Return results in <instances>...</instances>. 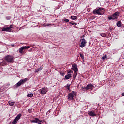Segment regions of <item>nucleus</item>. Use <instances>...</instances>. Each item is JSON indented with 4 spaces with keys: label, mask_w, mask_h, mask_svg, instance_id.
<instances>
[{
    "label": "nucleus",
    "mask_w": 124,
    "mask_h": 124,
    "mask_svg": "<svg viewBox=\"0 0 124 124\" xmlns=\"http://www.w3.org/2000/svg\"><path fill=\"white\" fill-rule=\"evenodd\" d=\"M62 21L65 22V23H68V22H69V19H64L62 20Z\"/></svg>",
    "instance_id": "nucleus-25"
},
{
    "label": "nucleus",
    "mask_w": 124,
    "mask_h": 124,
    "mask_svg": "<svg viewBox=\"0 0 124 124\" xmlns=\"http://www.w3.org/2000/svg\"><path fill=\"white\" fill-rule=\"evenodd\" d=\"M106 59H107V55H106L103 56V57H102V59L103 61H104V60H105Z\"/></svg>",
    "instance_id": "nucleus-23"
},
{
    "label": "nucleus",
    "mask_w": 124,
    "mask_h": 124,
    "mask_svg": "<svg viewBox=\"0 0 124 124\" xmlns=\"http://www.w3.org/2000/svg\"><path fill=\"white\" fill-rule=\"evenodd\" d=\"M27 96L28 97H32L33 96V94H32V93L28 94Z\"/></svg>",
    "instance_id": "nucleus-27"
},
{
    "label": "nucleus",
    "mask_w": 124,
    "mask_h": 124,
    "mask_svg": "<svg viewBox=\"0 0 124 124\" xmlns=\"http://www.w3.org/2000/svg\"><path fill=\"white\" fill-rule=\"evenodd\" d=\"M93 88H95V86H93V85L92 84H88L84 89L85 90H93Z\"/></svg>",
    "instance_id": "nucleus-8"
},
{
    "label": "nucleus",
    "mask_w": 124,
    "mask_h": 124,
    "mask_svg": "<svg viewBox=\"0 0 124 124\" xmlns=\"http://www.w3.org/2000/svg\"><path fill=\"white\" fill-rule=\"evenodd\" d=\"M122 96H124V92H123V93H122Z\"/></svg>",
    "instance_id": "nucleus-38"
},
{
    "label": "nucleus",
    "mask_w": 124,
    "mask_h": 124,
    "mask_svg": "<svg viewBox=\"0 0 124 124\" xmlns=\"http://www.w3.org/2000/svg\"><path fill=\"white\" fill-rule=\"evenodd\" d=\"M82 37H85V35H83L81 36V38H82Z\"/></svg>",
    "instance_id": "nucleus-36"
},
{
    "label": "nucleus",
    "mask_w": 124,
    "mask_h": 124,
    "mask_svg": "<svg viewBox=\"0 0 124 124\" xmlns=\"http://www.w3.org/2000/svg\"><path fill=\"white\" fill-rule=\"evenodd\" d=\"M120 16V12L117 11L112 15L113 20H117Z\"/></svg>",
    "instance_id": "nucleus-7"
},
{
    "label": "nucleus",
    "mask_w": 124,
    "mask_h": 124,
    "mask_svg": "<svg viewBox=\"0 0 124 124\" xmlns=\"http://www.w3.org/2000/svg\"><path fill=\"white\" fill-rule=\"evenodd\" d=\"M30 48H31L30 46H22L19 48V53H20V54H25L26 52L25 51V50L30 49Z\"/></svg>",
    "instance_id": "nucleus-4"
},
{
    "label": "nucleus",
    "mask_w": 124,
    "mask_h": 124,
    "mask_svg": "<svg viewBox=\"0 0 124 124\" xmlns=\"http://www.w3.org/2000/svg\"><path fill=\"white\" fill-rule=\"evenodd\" d=\"M105 12V9L100 7L98 9H95L93 11V14H98V15H103Z\"/></svg>",
    "instance_id": "nucleus-1"
},
{
    "label": "nucleus",
    "mask_w": 124,
    "mask_h": 124,
    "mask_svg": "<svg viewBox=\"0 0 124 124\" xmlns=\"http://www.w3.org/2000/svg\"><path fill=\"white\" fill-rule=\"evenodd\" d=\"M62 75L63 76V75H64V72L62 73Z\"/></svg>",
    "instance_id": "nucleus-37"
},
{
    "label": "nucleus",
    "mask_w": 124,
    "mask_h": 124,
    "mask_svg": "<svg viewBox=\"0 0 124 124\" xmlns=\"http://www.w3.org/2000/svg\"><path fill=\"white\" fill-rule=\"evenodd\" d=\"M71 19L72 20H77V17L74 16H71Z\"/></svg>",
    "instance_id": "nucleus-20"
},
{
    "label": "nucleus",
    "mask_w": 124,
    "mask_h": 124,
    "mask_svg": "<svg viewBox=\"0 0 124 124\" xmlns=\"http://www.w3.org/2000/svg\"><path fill=\"white\" fill-rule=\"evenodd\" d=\"M74 96H76V92L72 91L68 94V99H69V100H73V99H74V98H73Z\"/></svg>",
    "instance_id": "nucleus-5"
},
{
    "label": "nucleus",
    "mask_w": 124,
    "mask_h": 124,
    "mask_svg": "<svg viewBox=\"0 0 124 124\" xmlns=\"http://www.w3.org/2000/svg\"><path fill=\"white\" fill-rule=\"evenodd\" d=\"M111 58V55L110 54H108L107 56V59L108 60V59H110Z\"/></svg>",
    "instance_id": "nucleus-28"
},
{
    "label": "nucleus",
    "mask_w": 124,
    "mask_h": 124,
    "mask_svg": "<svg viewBox=\"0 0 124 124\" xmlns=\"http://www.w3.org/2000/svg\"><path fill=\"white\" fill-rule=\"evenodd\" d=\"M108 20H114V18H113L112 16L108 17Z\"/></svg>",
    "instance_id": "nucleus-29"
},
{
    "label": "nucleus",
    "mask_w": 124,
    "mask_h": 124,
    "mask_svg": "<svg viewBox=\"0 0 124 124\" xmlns=\"http://www.w3.org/2000/svg\"><path fill=\"white\" fill-rule=\"evenodd\" d=\"M32 110V108H29L28 109V112L29 113H31V110Z\"/></svg>",
    "instance_id": "nucleus-33"
},
{
    "label": "nucleus",
    "mask_w": 124,
    "mask_h": 124,
    "mask_svg": "<svg viewBox=\"0 0 124 124\" xmlns=\"http://www.w3.org/2000/svg\"><path fill=\"white\" fill-rule=\"evenodd\" d=\"M80 57L81 58V59H82V60H84V54H80Z\"/></svg>",
    "instance_id": "nucleus-31"
},
{
    "label": "nucleus",
    "mask_w": 124,
    "mask_h": 124,
    "mask_svg": "<svg viewBox=\"0 0 124 124\" xmlns=\"http://www.w3.org/2000/svg\"><path fill=\"white\" fill-rule=\"evenodd\" d=\"M21 117H22V114L20 113L18 114L15 119L13 121L11 124H16L18 122V121L21 119Z\"/></svg>",
    "instance_id": "nucleus-6"
},
{
    "label": "nucleus",
    "mask_w": 124,
    "mask_h": 124,
    "mask_svg": "<svg viewBox=\"0 0 124 124\" xmlns=\"http://www.w3.org/2000/svg\"><path fill=\"white\" fill-rule=\"evenodd\" d=\"M47 92H48V91H47V89H46L45 87H44L42 88L41 90H40V93L42 95L46 94V93H47Z\"/></svg>",
    "instance_id": "nucleus-10"
},
{
    "label": "nucleus",
    "mask_w": 124,
    "mask_h": 124,
    "mask_svg": "<svg viewBox=\"0 0 124 124\" xmlns=\"http://www.w3.org/2000/svg\"><path fill=\"white\" fill-rule=\"evenodd\" d=\"M41 122H43V121L39 120V119L37 118H35L34 120H32L31 121V123H36V124H41Z\"/></svg>",
    "instance_id": "nucleus-13"
},
{
    "label": "nucleus",
    "mask_w": 124,
    "mask_h": 124,
    "mask_svg": "<svg viewBox=\"0 0 124 124\" xmlns=\"http://www.w3.org/2000/svg\"><path fill=\"white\" fill-rule=\"evenodd\" d=\"M100 35L102 37H106V34H105V33H102L100 34Z\"/></svg>",
    "instance_id": "nucleus-26"
},
{
    "label": "nucleus",
    "mask_w": 124,
    "mask_h": 124,
    "mask_svg": "<svg viewBox=\"0 0 124 124\" xmlns=\"http://www.w3.org/2000/svg\"><path fill=\"white\" fill-rule=\"evenodd\" d=\"M117 26L119 28L122 27V24H121V21H119L117 22Z\"/></svg>",
    "instance_id": "nucleus-18"
},
{
    "label": "nucleus",
    "mask_w": 124,
    "mask_h": 124,
    "mask_svg": "<svg viewBox=\"0 0 124 124\" xmlns=\"http://www.w3.org/2000/svg\"><path fill=\"white\" fill-rule=\"evenodd\" d=\"M70 23L73 26L74 25H77V24L75 22H70Z\"/></svg>",
    "instance_id": "nucleus-32"
},
{
    "label": "nucleus",
    "mask_w": 124,
    "mask_h": 124,
    "mask_svg": "<svg viewBox=\"0 0 124 124\" xmlns=\"http://www.w3.org/2000/svg\"><path fill=\"white\" fill-rule=\"evenodd\" d=\"M68 74H70V73H73V71L72 70H70L68 72Z\"/></svg>",
    "instance_id": "nucleus-34"
},
{
    "label": "nucleus",
    "mask_w": 124,
    "mask_h": 124,
    "mask_svg": "<svg viewBox=\"0 0 124 124\" xmlns=\"http://www.w3.org/2000/svg\"><path fill=\"white\" fill-rule=\"evenodd\" d=\"M4 65H6V62L4 60H3L2 62L0 63V66H4Z\"/></svg>",
    "instance_id": "nucleus-16"
},
{
    "label": "nucleus",
    "mask_w": 124,
    "mask_h": 124,
    "mask_svg": "<svg viewBox=\"0 0 124 124\" xmlns=\"http://www.w3.org/2000/svg\"><path fill=\"white\" fill-rule=\"evenodd\" d=\"M26 81H28V78H25L24 79L20 80L16 84V85L14 86V87L16 88V89L17 88H19V87H20L21 85H23V84H25Z\"/></svg>",
    "instance_id": "nucleus-3"
},
{
    "label": "nucleus",
    "mask_w": 124,
    "mask_h": 124,
    "mask_svg": "<svg viewBox=\"0 0 124 124\" xmlns=\"http://www.w3.org/2000/svg\"><path fill=\"white\" fill-rule=\"evenodd\" d=\"M50 110H49L48 111H47V112L46 113V114L48 115L49 114H50Z\"/></svg>",
    "instance_id": "nucleus-35"
},
{
    "label": "nucleus",
    "mask_w": 124,
    "mask_h": 124,
    "mask_svg": "<svg viewBox=\"0 0 124 124\" xmlns=\"http://www.w3.org/2000/svg\"><path fill=\"white\" fill-rule=\"evenodd\" d=\"M81 44L80 45V47L81 48H84V47H85V46H86V39L83 38L81 40Z\"/></svg>",
    "instance_id": "nucleus-12"
},
{
    "label": "nucleus",
    "mask_w": 124,
    "mask_h": 124,
    "mask_svg": "<svg viewBox=\"0 0 124 124\" xmlns=\"http://www.w3.org/2000/svg\"><path fill=\"white\" fill-rule=\"evenodd\" d=\"M71 77H72V75H71V74H68L67 75L65 76L64 78L66 80H69V79H70Z\"/></svg>",
    "instance_id": "nucleus-15"
},
{
    "label": "nucleus",
    "mask_w": 124,
    "mask_h": 124,
    "mask_svg": "<svg viewBox=\"0 0 124 124\" xmlns=\"http://www.w3.org/2000/svg\"><path fill=\"white\" fill-rule=\"evenodd\" d=\"M4 61L10 63H13L14 62V57L12 55H7L5 57Z\"/></svg>",
    "instance_id": "nucleus-2"
},
{
    "label": "nucleus",
    "mask_w": 124,
    "mask_h": 124,
    "mask_svg": "<svg viewBox=\"0 0 124 124\" xmlns=\"http://www.w3.org/2000/svg\"><path fill=\"white\" fill-rule=\"evenodd\" d=\"M54 26V24H47L46 23V24H44V27H49V26Z\"/></svg>",
    "instance_id": "nucleus-22"
},
{
    "label": "nucleus",
    "mask_w": 124,
    "mask_h": 124,
    "mask_svg": "<svg viewBox=\"0 0 124 124\" xmlns=\"http://www.w3.org/2000/svg\"><path fill=\"white\" fill-rule=\"evenodd\" d=\"M8 103H9V105H10V106H13V105H14V103H15V102L9 101Z\"/></svg>",
    "instance_id": "nucleus-19"
},
{
    "label": "nucleus",
    "mask_w": 124,
    "mask_h": 124,
    "mask_svg": "<svg viewBox=\"0 0 124 124\" xmlns=\"http://www.w3.org/2000/svg\"><path fill=\"white\" fill-rule=\"evenodd\" d=\"M13 26H14V25H10V26L9 27V29H10V30H11V29H13Z\"/></svg>",
    "instance_id": "nucleus-30"
},
{
    "label": "nucleus",
    "mask_w": 124,
    "mask_h": 124,
    "mask_svg": "<svg viewBox=\"0 0 124 124\" xmlns=\"http://www.w3.org/2000/svg\"><path fill=\"white\" fill-rule=\"evenodd\" d=\"M66 88L67 89V90L68 91H70V85L69 84H67V86H66Z\"/></svg>",
    "instance_id": "nucleus-24"
},
{
    "label": "nucleus",
    "mask_w": 124,
    "mask_h": 124,
    "mask_svg": "<svg viewBox=\"0 0 124 124\" xmlns=\"http://www.w3.org/2000/svg\"><path fill=\"white\" fill-rule=\"evenodd\" d=\"M89 116H91V117H95L96 116V113L93 111V110H92L90 111H88Z\"/></svg>",
    "instance_id": "nucleus-14"
},
{
    "label": "nucleus",
    "mask_w": 124,
    "mask_h": 124,
    "mask_svg": "<svg viewBox=\"0 0 124 124\" xmlns=\"http://www.w3.org/2000/svg\"><path fill=\"white\" fill-rule=\"evenodd\" d=\"M77 73H74L73 75V80H74V81L75 80L76 76H77Z\"/></svg>",
    "instance_id": "nucleus-17"
},
{
    "label": "nucleus",
    "mask_w": 124,
    "mask_h": 124,
    "mask_svg": "<svg viewBox=\"0 0 124 124\" xmlns=\"http://www.w3.org/2000/svg\"><path fill=\"white\" fill-rule=\"evenodd\" d=\"M42 68H43L42 67H40L39 68L35 70V72H38L40 71V70H42Z\"/></svg>",
    "instance_id": "nucleus-21"
},
{
    "label": "nucleus",
    "mask_w": 124,
    "mask_h": 124,
    "mask_svg": "<svg viewBox=\"0 0 124 124\" xmlns=\"http://www.w3.org/2000/svg\"><path fill=\"white\" fill-rule=\"evenodd\" d=\"M2 31H6L8 32H11V31H12V29H10L9 28V27H4L2 28Z\"/></svg>",
    "instance_id": "nucleus-11"
},
{
    "label": "nucleus",
    "mask_w": 124,
    "mask_h": 124,
    "mask_svg": "<svg viewBox=\"0 0 124 124\" xmlns=\"http://www.w3.org/2000/svg\"><path fill=\"white\" fill-rule=\"evenodd\" d=\"M72 69L74 71V73H78L79 69L77 67V65L74 64L72 66Z\"/></svg>",
    "instance_id": "nucleus-9"
}]
</instances>
